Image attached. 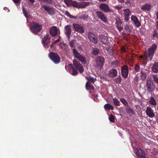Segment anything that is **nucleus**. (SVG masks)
Instances as JSON below:
<instances>
[{"label":"nucleus","mask_w":158,"mask_h":158,"mask_svg":"<svg viewBox=\"0 0 158 158\" xmlns=\"http://www.w3.org/2000/svg\"><path fill=\"white\" fill-rule=\"evenodd\" d=\"M64 2L66 4L67 6H71V3L72 2V0H64Z\"/></svg>","instance_id":"nucleus-38"},{"label":"nucleus","mask_w":158,"mask_h":158,"mask_svg":"<svg viewBox=\"0 0 158 158\" xmlns=\"http://www.w3.org/2000/svg\"><path fill=\"white\" fill-rule=\"evenodd\" d=\"M48 57L55 64H58L60 62V57L56 53L50 52L48 54Z\"/></svg>","instance_id":"nucleus-4"},{"label":"nucleus","mask_w":158,"mask_h":158,"mask_svg":"<svg viewBox=\"0 0 158 158\" xmlns=\"http://www.w3.org/2000/svg\"><path fill=\"white\" fill-rule=\"evenodd\" d=\"M70 18H71V19H77V17L76 16H73L72 15H71V17H70Z\"/></svg>","instance_id":"nucleus-52"},{"label":"nucleus","mask_w":158,"mask_h":158,"mask_svg":"<svg viewBox=\"0 0 158 158\" xmlns=\"http://www.w3.org/2000/svg\"><path fill=\"white\" fill-rule=\"evenodd\" d=\"M96 14L97 16L102 21L105 23H107L108 22L106 17L102 11H96Z\"/></svg>","instance_id":"nucleus-9"},{"label":"nucleus","mask_w":158,"mask_h":158,"mask_svg":"<svg viewBox=\"0 0 158 158\" xmlns=\"http://www.w3.org/2000/svg\"><path fill=\"white\" fill-rule=\"evenodd\" d=\"M146 113L147 115L150 118H153L155 115L153 110L149 106H147V107Z\"/></svg>","instance_id":"nucleus-17"},{"label":"nucleus","mask_w":158,"mask_h":158,"mask_svg":"<svg viewBox=\"0 0 158 158\" xmlns=\"http://www.w3.org/2000/svg\"><path fill=\"white\" fill-rule=\"evenodd\" d=\"M70 25H67L64 27V33L65 35H71L72 30Z\"/></svg>","instance_id":"nucleus-22"},{"label":"nucleus","mask_w":158,"mask_h":158,"mask_svg":"<svg viewBox=\"0 0 158 158\" xmlns=\"http://www.w3.org/2000/svg\"><path fill=\"white\" fill-rule=\"evenodd\" d=\"M73 27L75 30L80 33H83L84 32L83 27L77 24H73Z\"/></svg>","instance_id":"nucleus-19"},{"label":"nucleus","mask_w":158,"mask_h":158,"mask_svg":"<svg viewBox=\"0 0 158 158\" xmlns=\"http://www.w3.org/2000/svg\"><path fill=\"white\" fill-rule=\"evenodd\" d=\"M65 14L69 18H70V17L71 16V15L68 11H66L65 12Z\"/></svg>","instance_id":"nucleus-45"},{"label":"nucleus","mask_w":158,"mask_h":158,"mask_svg":"<svg viewBox=\"0 0 158 158\" xmlns=\"http://www.w3.org/2000/svg\"><path fill=\"white\" fill-rule=\"evenodd\" d=\"M153 72L157 73L158 72V63L155 62L152 67Z\"/></svg>","instance_id":"nucleus-24"},{"label":"nucleus","mask_w":158,"mask_h":158,"mask_svg":"<svg viewBox=\"0 0 158 158\" xmlns=\"http://www.w3.org/2000/svg\"><path fill=\"white\" fill-rule=\"evenodd\" d=\"M86 88L88 90L89 89L94 90V86L91 85V83L89 81H88L86 84Z\"/></svg>","instance_id":"nucleus-25"},{"label":"nucleus","mask_w":158,"mask_h":158,"mask_svg":"<svg viewBox=\"0 0 158 158\" xmlns=\"http://www.w3.org/2000/svg\"><path fill=\"white\" fill-rule=\"evenodd\" d=\"M153 36L154 37H157L158 36V34L156 32V31L155 30L153 32Z\"/></svg>","instance_id":"nucleus-46"},{"label":"nucleus","mask_w":158,"mask_h":158,"mask_svg":"<svg viewBox=\"0 0 158 158\" xmlns=\"http://www.w3.org/2000/svg\"><path fill=\"white\" fill-rule=\"evenodd\" d=\"M42 44L44 47L46 48H48V44L50 43V38L49 35H46L42 39Z\"/></svg>","instance_id":"nucleus-11"},{"label":"nucleus","mask_w":158,"mask_h":158,"mask_svg":"<svg viewBox=\"0 0 158 158\" xmlns=\"http://www.w3.org/2000/svg\"><path fill=\"white\" fill-rule=\"evenodd\" d=\"M123 11L124 12V16H130L131 12L129 9H124L123 10Z\"/></svg>","instance_id":"nucleus-32"},{"label":"nucleus","mask_w":158,"mask_h":158,"mask_svg":"<svg viewBox=\"0 0 158 158\" xmlns=\"http://www.w3.org/2000/svg\"><path fill=\"white\" fill-rule=\"evenodd\" d=\"M114 81L117 83H120L122 81L121 76L120 75L118 76L117 78H115Z\"/></svg>","instance_id":"nucleus-34"},{"label":"nucleus","mask_w":158,"mask_h":158,"mask_svg":"<svg viewBox=\"0 0 158 158\" xmlns=\"http://www.w3.org/2000/svg\"><path fill=\"white\" fill-rule=\"evenodd\" d=\"M60 44L61 45V46H62V48H65L66 47V44L62 43H60Z\"/></svg>","instance_id":"nucleus-47"},{"label":"nucleus","mask_w":158,"mask_h":158,"mask_svg":"<svg viewBox=\"0 0 158 158\" xmlns=\"http://www.w3.org/2000/svg\"><path fill=\"white\" fill-rule=\"evenodd\" d=\"M42 7L47 12L49 15H53L55 13V9L52 7H50L46 5H43Z\"/></svg>","instance_id":"nucleus-12"},{"label":"nucleus","mask_w":158,"mask_h":158,"mask_svg":"<svg viewBox=\"0 0 158 158\" xmlns=\"http://www.w3.org/2000/svg\"><path fill=\"white\" fill-rule=\"evenodd\" d=\"M120 101L123 103V104L126 106H128L129 105L127 101L124 98H122L120 99Z\"/></svg>","instance_id":"nucleus-31"},{"label":"nucleus","mask_w":158,"mask_h":158,"mask_svg":"<svg viewBox=\"0 0 158 158\" xmlns=\"http://www.w3.org/2000/svg\"><path fill=\"white\" fill-rule=\"evenodd\" d=\"M99 8L102 11H103L106 13L112 12L109 6L106 4L101 3L99 6Z\"/></svg>","instance_id":"nucleus-8"},{"label":"nucleus","mask_w":158,"mask_h":158,"mask_svg":"<svg viewBox=\"0 0 158 158\" xmlns=\"http://www.w3.org/2000/svg\"><path fill=\"white\" fill-rule=\"evenodd\" d=\"M30 27L32 32L36 35L41 31L42 25L36 22H33L30 24Z\"/></svg>","instance_id":"nucleus-3"},{"label":"nucleus","mask_w":158,"mask_h":158,"mask_svg":"<svg viewBox=\"0 0 158 158\" xmlns=\"http://www.w3.org/2000/svg\"><path fill=\"white\" fill-rule=\"evenodd\" d=\"M119 1L121 3H123L124 2V0H119Z\"/></svg>","instance_id":"nucleus-57"},{"label":"nucleus","mask_w":158,"mask_h":158,"mask_svg":"<svg viewBox=\"0 0 158 158\" xmlns=\"http://www.w3.org/2000/svg\"><path fill=\"white\" fill-rule=\"evenodd\" d=\"M69 65H70V66H71V67H72V68H73V67H74V66L72 64H69Z\"/></svg>","instance_id":"nucleus-61"},{"label":"nucleus","mask_w":158,"mask_h":158,"mask_svg":"<svg viewBox=\"0 0 158 158\" xmlns=\"http://www.w3.org/2000/svg\"><path fill=\"white\" fill-rule=\"evenodd\" d=\"M127 2H126V4H127Z\"/></svg>","instance_id":"nucleus-64"},{"label":"nucleus","mask_w":158,"mask_h":158,"mask_svg":"<svg viewBox=\"0 0 158 158\" xmlns=\"http://www.w3.org/2000/svg\"><path fill=\"white\" fill-rule=\"evenodd\" d=\"M53 45H51V47H50L51 48H52V46H53Z\"/></svg>","instance_id":"nucleus-63"},{"label":"nucleus","mask_w":158,"mask_h":158,"mask_svg":"<svg viewBox=\"0 0 158 158\" xmlns=\"http://www.w3.org/2000/svg\"><path fill=\"white\" fill-rule=\"evenodd\" d=\"M86 79L89 82H91L93 83H94V78H93L92 77H86Z\"/></svg>","instance_id":"nucleus-39"},{"label":"nucleus","mask_w":158,"mask_h":158,"mask_svg":"<svg viewBox=\"0 0 158 158\" xmlns=\"http://www.w3.org/2000/svg\"><path fill=\"white\" fill-rule=\"evenodd\" d=\"M72 5L75 7H78V3L77 2L75 1H72V2L71 3V5Z\"/></svg>","instance_id":"nucleus-41"},{"label":"nucleus","mask_w":158,"mask_h":158,"mask_svg":"<svg viewBox=\"0 0 158 158\" xmlns=\"http://www.w3.org/2000/svg\"><path fill=\"white\" fill-rule=\"evenodd\" d=\"M22 10L23 15L27 18H30L31 16L29 15L28 12L27 11L26 8L23 7L22 8Z\"/></svg>","instance_id":"nucleus-26"},{"label":"nucleus","mask_w":158,"mask_h":158,"mask_svg":"<svg viewBox=\"0 0 158 158\" xmlns=\"http://www.w3.org/2000/svg\"><path fill=\"white\" fill-rule=\"evenodd\" d=\"M156 48V45L155 44H153L150 48L145 51L143 56H140L139 58L143 59L144 60H151L152 59L155 51Z\"/></svg>","instance_id":"nucleus-1"},{"label":"nucleus","mask_w":158,"mask_h":158,"mask_svg":"<svg viewBox=\"0 0 158 158\" xmlns=\"http://www.w3.org/2000/svg\"><path fill=\"white\" fill-rule=\"evenodd\" d=\"M58 30L59 29L56 26H52L50 28V34L52 36H55L57 35Z\"/></svg>","instance_id":"nucleus-16"},{"label":"nucleus","mask_w":158,"mask_h":158,"mask_svg":"<svg viewBox=\"0 0 158 158\" xmlns=\"http://www.w3.org/2000/svg\"><path fill=\"white\" fill-rule=\"evenodd\" d=\"M31 3H33L35 1V0H28Z\"/></svg>","instance_id":"nucleus-55"},{"label":"nucleus","mask_w":158,"mask_h":158,"mask_svg":"<svg viewBox=\"0 0 158 158\" xmlns=\"http://www.w3.org/2000/svg\"><path fill=\"white\" fill-rule=\"evenodd\" d=\"M99 52V50L97 48H94L93 50V54L95 55L98 54Z\"/></svg>","instance_id":"nucleus-36"},{"label":"nucleus","mask_w":158,"mask_h":158,"mask_svg":"<svg viewBox=\"0 0 158 158\" xmlns=\"http://www.w3.org/2000/svg\"><path fill=\"white\" fill-rule=\"evenodd\" d=\"M83 5L84 6H87L89 5V2H84L83 3Z\"/></svg>","instance_id":"nucleus-49"},{"label":"nucleus","mask_w":158,"mask_h":158,"mask_svg":"<svg viewBox=\"0 0 158 158\" xmlns=\"http://www.w3.org/2000/svg\"><path fill=\"white\" fill-rule=\"evenodd\" d=\"M124 28L127 33H130L131 32V31L128 25L127 24L125 26Z\"/></svg>","instance_id":"nucleus-37"},{"label":"nucleus","mask_w":158,"mask_h":158,"mask_svg":"<svg viewBox=\"0 0 158 158\" xmlns=\"http://www.w3.org/2000/svg\"><path fill=\"white\" fill-rule=\"evenodd\" d=\"M128 68L127 65L122 66L121 68V74L122 76L125 78H127L128 74Z\"/></svg>","instance_id":"nucleus-13"},{"label":"nucleus","mask_w":158,"mask_h":158,"mask_svg":"<svg viewBox=\"0 0 158 158\" xmlns=\"http://www.w3.org/2000/svg\"><path fill=\"white\" fill-rule=\"evenodd\" d=\"M135 153L137 156L138 158H146L144 151L141 149L134 148Z\"/></svg>","instance_id":"nucleus-7"},{"label":"nucleus","mask_w":158,"mask_h":158,"mask_svg":"<svg viewBox=\"0 0 158 158\" xmlns=\"http://www.w3.org/2000/svg\"><path fill=\"white\" fill-rule=\"evenodd\" d=\"M139 79V77L136 76L134 78V80H135L136 81H138Z\"/></svg>","instance_id":"nucleus-51"},{"label":"nucleus","mask_w":158,"mask_h":158,"mask_svg":"<svg viewBox=\"0 0 158 158\" xmlns=\"http://www.w3.org/2000/svg\"><path fill=\"white\" fill-rule=\"evenodd\" d=\"M141 8L142 10L148 11L151 9V6L149 4H146L144 5H142Z\"/></svg>","instance_id":"nucleus-23"},{"label":"nucleus","mask_w":158,"mask_h":158,"mask_svg":"<svg viewBox=\"0 0 158 158\" xmlns=\"http://www.w3.org/2000/svg\"><path fill=\"white\" fill-rule=\"evenodd\" d=\"M60 41V39H57V40H56L54 41V42H55V43H56H56H58V42H59V41Z\"/></svg>","instance_id":"nucleus-56"},{"label":"nucleus","mask_w":158,"mask_h":158,"mask_svg":"<svg viewBox=\"0 0 158 158\" xmlns=\"http://www.w3.org/2000/svg\"><path fill=\"white\" fill-rule=\"evenodd\" d=\"M140 69V67L138 65H135V72H138L139 71Z\"/></svg>","instance_id":"nucleus-44"},{"label":"nucleus","mask_w":158,"mask_h":158,"mask_svg":"<svg viewBox=\"0 0 158 158\" xmlns=\"http://www.w3.org/2000/svg\"><path fill=\"white\" fill-rule=\"evenodd\" d=\"M141 77L143 80H144L146 79L147 77L146 73L144 71L142 70L141 72Z\"/></svg>","instance_id":"nucleus-33"},{"label":"nucleus","mask_w":158,"mask_h":158,"mask_svg":"<svg viewBox=\"0 0 158 158\" xmlns=\"http://www.w3.org/2000/svg\"><path fill=\"white\" fill-rule=\"evenodd\" d=\"M152 77L154 81L156 83L158 84V75H153Z\"/></svg>","instance_id":"nucleus-35"},{"label":"nucleus","mask_w":158,"mask_h":158,"mask_svg":"<svg viewBox=\"0 0 158 158\" xmlns=\"http://www.w3.org/2000/svg\"><path fill=\"white\" fill-rule=\"evenodd\" d=\"M96 66L98 69L101 70L105 62L104 58L101 56H98L95 59Z\"/></svg>","instance_id":"nucleus-6"},{"label":"nucleus","mask_w":158,"mask_h":158,"mask_svg":"<svg viewBox=\"0 0 158 158\" xmlns=\"http://www.w3.org/2000/svg\"><path fill=\"white\" fill-rule=\"evenodd\" d=\"M126 110L127 112L131 116L135 114L134 111L130 107L126 108Z\"/></svg>","instance_id":"nucleus-27"},{"label":"nucleus","mask_w":158,"mask_h":158,"mask_svg":"<svg viewBox=\"0 0 158 158\" xmlns=\"http://www.w3.org/2000/svg\"><path fill=\"white\" fill-rule=\"evenodd\" d=\"M99 1H102V2H105L106 1V0H99Z\"/></svg>","instance_id":"nucleus-60"},{"label":"nucleus","mask_w":158,"mask_h":158,"mask_svg":"<svg viewBox=\"0 0 158 158\" xmlns=\"http://www.w3.org/2000/svg\"><path fill=\"white\" fill-rule=\"evenodd\" d=\"M116 26L119 31L120 32L123 29V24L121 19L119 18L116 19Z\"/></svg>","instance_id":"nucleus-14"},{"label":"nucleus","mask_w":158,"mask_h":158,"mask_svg":"<svg viewBox=\"0 0 158 158\" xmlns=\"http://www.w3.org/2000/svg\"><path fill=\"white\" fill-rule=\"evenodd\" d=\"M109 120L111 122H114V117L112 114H111V115L109 117Z\"/></svg>","instance_id":"nucleus-43"},{"label":"nucleus","mask_w":158,"mask_h":158,"mask_svg":"<svg viewBox=\"0 0 158 158\" xmlns=\"http://www.w3.org/2000/svg\"><path fill=\"white\" fill-rule=\"evenodd\" d=\"M117 71L115 69L110 70L108 73V76L110 77L113 78L117 76Z\"/></svg>","instance_id":"nucleus-21"},{"label":"nucleus","mask_w":158,"mask_h":158,"mask_svg":"<svg viewBox=\"0 0 158 158\" xmlns=\"http://www.w3.org/2000/svg\"><path fill=\"white\" fill-rule=\"evenodd\" d=\"M56 43H55V42H54V43L52 44V45H54V44H56Z\"/></svg>","instance_id":"nucleus-62"},{"label":"nucleus","mask_w":158,"mask_h":158,"mask_svg":"<svg viewBox=\"0 0 158 158\" xmlns=\"http://www.w3.org/2000/svg\"><path fill=\"white\" fill-rule=\"evenodd\" d=\"M157 24V29L158 30V21L156 22Z\"/></svg>","instance_id":"nucleus-59"},{"label":"nucleus","mask_w":158,"mask_h":158,"mask_svg":"<svg viewBox=\"0 0 158 158\" xmlns=\"http://www.w3.org/2000/svg\"><path fill=\"white\" fill-rule=\"evenodd\" d=\"M146 86L148 90L150 92H152L154 89L155 85L153 82L151 80H147Z\"/></svg>","instance_id":"nucleus-10"},{"label":"nucleus","mask_w":158,"mask_h":158,"mask_svg":"<svg viewBox=\"0 0 158 158\" xmlns=\"http://www.w3.org/2000/svg\"><path fill=\"white\" fill-rule=\"evenodd\" d=\"M73 64L74 67H73L72 69L73 72L72 75L73 76H76L78 74L77 70H78L80 73H82L84 71L83 65L77 60L74 59L73 61Z\"/></svg>","instance_id":"nucleus-2"},{"label":"nucleus","mask_w":158,"mask_h":158,"mask_svg":"<svg viewBox=\"0 0 158 158\" xmlns=\"http://www.w3.org/2000/svg\"><path fill=\"white\" fill-rule=\"evenodd\" d=\"M104 108L106 110H113L114 107L109 103L106 104L104 106Z\"/></svg>","instance_id":"nucleus-28"},{"label":"nucleus","mask_w":158,"mask_h":158,"mask_svg":"<svg viewBox=\"0 0 158 158\" xmlns=\"http://www.w3.org/2000/svg\"><path fill=\"white\" fill-rule=\"evenodd\" d=\"M88 38L90 41L94 44H96L98 42V40L96 36L92 32H89L88 35Z\"/></svg>","instance_id":"nucleus-15"},{"label":"nucleus","mask_w":158,"mask_h":158,"mask_svg":"<svg viewBox=\"0 0 158 158\" xmlns=\"http://www.w3.org/2000/svg\"><path fill=\"white\" fill-rule=\"evenodd\" d=\"M14 2L15 4L20 3V0H12Z\"/></svg>","instance_id":"nucleus-48"},{"label":"nucleus","mask_w":158,"mask_h":158,"mask_svg":"<svg viewBox=\"0 0 158 158\" xmlns=\"http://www.w3.org/2000/svg\"><path fill=\"white\" fill-rule=\"evenodd\" d=\"M156 15L157 18V19H158V11L157 12Z\"/></svg>","instance_id":"nucleus-58"},{"label":"nucleus","mask_w":158,"mask_h":158,"mask_svg":"<svg viewBox=\"0 0 158 158\" xmlns=\"http://www.w3.org/2000/svg\"><path fill=\"white\" fill-rule=\"evenodd\" d=\"M74 42L75 41L73 40H71L69 42V45L71 48L75 47Z\"/></svg>","instance_id":"nucleus-42"},{"label":"nucleus","mask_w":158,"mask_h":158,"mask_svg":"<svg viewBox=\"0 0 158 158\" xmlns=\"http://www.w3.org/2000/svg\"><path fill=\"white\" fill-rule=\"evenodd\" d=\"M122 50L124 52H125L126 51V48L125 47H123L121 48Z\"/></svg>","instance_id":"nucleus-54"},{"label":"nucleus","mask_w":158,"mask_h":158,"mask_svg":"<svg viewBox=\"0 0 158 158\" xmlns=\"http://www.w3.org/2000/svg\"><path fill=\"white\" fill-rule=\"evenodd\" d=\"M131 19L133 22V24L137 27H139L141 25V23L137 17L134 15L131 16Z\"/></svg>","instance_id":"nucleus-20"},{"label":"nucleus","mask_w":158,"mask_h":158,"mask_svg":"<svg viewBox=\"0 0 158 158\" xmlns=\"http://www.w3.org/2000/svg\"><path fill=\"white\" fill-rule=\"evenodd\" d=\"M129 16H124V17L125 18V20L127 21L129 20Z\"/></svg>","instance_id":"nucleus-50"},{"label":"nucleus","mask_w":158,"mask_h":158,"mask_svg":"<svg viewBox=\"0 0 158 158\" xmlns=\"http://www.w3.org/2000/svg\"><path fill=\"white\" fill-rule=\"evenodd\" d=\"M40 1L44 3L47 4H51L52 3V0H39Z\"/></svg>","instance_id":"nucleus-40"},{"label":"nucleus","mask_w":158,"mask_h":158,"mask_svg":"<svg viewBox=\"0 0 158 158\" xmlns=\"http://www.w3.org/2000/svg\"><path fill=\"white\" fill-rule=\"evenodd\" d=\"M100 40L102 43L106 45H108L109 44V40L108 38L106 36L102 35L100 36Z\"/></svg>","instance_id":"nucleus-18"},{"label":"nucleus","mask_w":158,"mask_h":158,"mask_svg":"<svg viewBox=\"0 0 158 158\" xmlns=\"http://www.w3.org/2000/svg\"><path fill=\"white\" fill-rule=\"evenodd\" d=\"M72 50L75 57L78 59L82 63L85 64L86 62V60L85 57L79 53L75 49L73 48Z\"/></svg>","instance_id":"nucleus-5"},{"label":"nucleus","mask_w":158,"mask_h":158,"mask_svg":"<svg viewBox=\"0 0 158 158\" xmlns=\"http://www.w3.org/2000/svg\"><path fill=\"white\" fill-rule=\"evenodd\" d=\"M113 102L115 106H119L120 105V101L116 98H113Z\"/></svg>","instance_id":"nucleus-30"},{"label":"nucleus","mask_w":158,"mask_h":158,"mask_svg":"<svg viewBox=\"0 0 158 158\" xmlns=\"http://www.w3.org/2000/svg\"><path fill=\"white\" fill-rule=\"evenodd\" d=\"M71 35H66V36L68 40H69L70 39V36Z\"/></svg>","instance_id":"nucleus-53"},{"label":"nucleus","mask_w":158,"mask_h":158,"mask_svg":"<svg viewBox=\"0 0 158 158\" xmlns=\"http://www.w3.org/2000/svg\"><path fill=\"white\" fill-rule=\"evenodd\" d=\"M149 103L152 105H156V102L154 97H151L149 100Z\"/></svg>","instance_id":"nucleus-29"}]
</instances>
